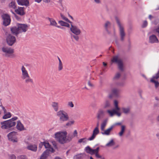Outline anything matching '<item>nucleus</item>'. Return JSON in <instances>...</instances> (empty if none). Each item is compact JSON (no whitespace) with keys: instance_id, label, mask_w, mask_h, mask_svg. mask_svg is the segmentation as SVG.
<instances>
[{"instance_id":"obj_42","label":"nucleus","mask_w":159,"mask_h":159,"mask_svg":"<svg viewBox=\"0 0 159 159\" xmlns=\"http://www.w3.org/2000/svg\"><path fill=\"white\" fill-rule=\"evenodd\" d=\"M60 16L62 18V19L66 21L67 22H70V20H68V19L64 15H63L61 13H60Z\"/></svg>"},{"instance_id":"obj_60","label":"nucleus","mask_w":159,"mask_h":159,"mask_svg":"<svg viewBox=\"0 0 159 159\" xmlns=\"http://www.w3.org/2000/svg\"><path fill=\"white\" fill-rule=\"evenodd\" d=\"M94 1L97 3H99L100 2V0H94Z\"/></svg>"},{"instance_id":"obj_40","label":"nucleus","mask_w":159,"mask_h":159,"mask_svg":"<svg viewBox=\"0 0 159 159\" xmlns=\"http://www.w3.org/2000/svg\"><path fill=\"white\" fill-rule=\"evenodd\" d=\"M114 104L115 106V109L120 110V108L118 107V102L117 101L115 100L114 101Z\"/></svg>"},{"instance_id":"obj_24","label":"nucleus","mask_w":159,"mask_h":159,"mask_svg":"<svg viewBox=\"0 0 159 159\" xmlns=\"http://www.w3.org/2000/svg\"><path fill=\"white\" fill-rule=\"evenodd\" d=\"M114 127V126L113 125L111 126L110 128L105 130L104 132L102 133V134L106 135H109L111 131L112 130Z\"/></svg>"},{"instance_id":"obj_47","label":"nucleus","mask_w":159,"mask_h":159,"mask_svg":"<svg viewBox=\"0 0 159 159\" xmlns=\"http://www.w3.org/2000/svg\"><path fill=\"white\" fill-rule=\"evenodd\" d=\"M68 106L71 107H73L74 106L73 102L71 101L69 102L68 103Z\"/></svg>"},{"instance_id":"obj_21","label":"nucleus","mask_w":159,"mask_h":159,"mask_svg":"<svg viewBox=\"0 0 159 159\" xmlns=\"http://www.w3.org/2000/svg\"><path fill=\"white\" fill-rule=\"evenodd\" d=\"M48 19L49 20L50 22V25H51L57 27L58 28H61L60 26H57V23L56 22L55 20H54L53 19L48 18Z\"/></svg>"},{"instance_id":"obj_39","label":"nucleus","mask_w":159,"mask_h":159,"mask_svg":"<svg viewBox=\"0 0 159 159\" xmlns=\"http://www.w3.org/2000/svg\"><path fill=\"white\" fill-rule=\"evenodd\" d=\"M11 115L10 112H8L7 113L5 114L3 116V119H6L11 117Z\"/></svg>"},{"instance_id":"obj_43","label":"nucleus","mask_w":159,"mask_h":159,"mask_svg":"<svg viewBox=\"0 0 159 159\" xmlns=\"http://www.w3.org/2000/svg\"><path fill=\"white\" fill-rule=\"evenodd\" d=\"M110 106V102L108 101H106L105 102L104 107L105 108L109 107Z\"/></svg>"},{"instance_id":"obj_34","label":"nucleus","mask_w":159,"mask_h":159,"mask_svg":"<svg viewBox=\"0 0 159 159\" xmlns=\"http://www.w3.org/2000/svg\"><path fill=\"white\" fill-rule=\"evenodd\" d=\"M125 126L124 125H122L121 126V130L120 131L119 133V135L120 136H121L123 135V134L125 131Z\"/></svg>"},{"instance_id":"obj_13","label":"nucleus","mask_w":159,"mask_h":159,"mask_svg":"<svg viewBox=\"0 0 159 159\" xmlns=\"http://www.w3.org/2000/svg\"><path fill=\"white\" fill-rule=\"evenodd\" d=\"M16 132L15 131H13L9 133L7 135V137L9 140L12 141L13 142H17V139L16 138Z\"/></svg>"},{"instance_id":"obj_10","label":"nucleus","mask_w":159,"mask_h":159,"mask_svg":"<svg viewBox=\"0 0 159 159\" xmlns=\"http://www.w3.org/2000/svg\"><path fill=\"white\" fill-rule=\"evenodd\" d=\"M105 111L102 109H99L96 114L97 120L100 121L103 119L105 116Z\"/></svg>"},{"instance_id":"obj_23","label":"nucleus","mask_w":159,"mask_h":159,"mask_svg":"<svg viewBox=\"0 0 159 159\" xmlns=\"http://www.w3.org/2000/svg\"><path fill=\"white\" fill-rule=\"evenodd\" d=\"M51 106L56 111H57L58 110V103L56 102H52Z\"/></svg>"},{"instance_id":"obj_33","label":"nucleus","mask_w":159,"mask_h":159,"mask_svg":"<svg viewBox=\"0 0 159 159\" xmlns=\"http://www.w3.org/2000/svg\"><path fill=\"white\" fill-rule=\"evenodd\" d=\"M115 144V143L113 139H111V141L108 143L106 144V146L107 147H110L114 145Z\"/></svg>"},{"instance_id":"obj_51","label":"nucleus","mask_w":159,"mask_h":159,"mask_svg":"<svg viewBox=\"0 0 159 159\" xmlns=\"http://www.w3.org/2000/svg\"><path fill=\"white\" fill-rule=\"evenodd\" d=\"M58 23L61 26H64L65 22L62 20H60L58 21Z\"/></svg>"},{"instance_id":"obj_1","label":"nucleus","mask_w":159,"mask_h":159,"mask_svg":"<svg viewBox=\"0 0 159 159\" xmlns=\"http://www.w3.org/2000/svg\"><path fill=\"white\" fill-rule=\"evenodd\" d=\"M17 27L15 26L10 28L11 32L16 36L19 33L26 32L28 30V26L26 24L17 23Z\"/></svg>"},{"instance_id":"obj_64","label":"nucleus","mask_w":159,"mask_h":159,"mask_svg":"<svg viewBox=\"0 0 159 159\" xmlns=\"http://www.w3.org/2000/svg\"><path fill=\"white\" fill-rule=\"evenodd\" d=\"M157 136L158 138L159 139V134H157Z\"/></svg>"},{"instance_id":"obj_58","label":"nucleus","mask_w":159,"mask_h":159,"mask_svg":"<svg viewBox=\"0 0 159 159\" xmlns=\"http://www.w3.org/2000/svg\"><path fill=\"white\" fill-rule=\"evenodd\" d=\"M100 121L97 120V126L96 128H98V126L99 125V121Z\"/></svg>"},{"instance_id":"obj_19","label":"nucleus","mask_w":159,"mask_h":159,"mask_svg":"<svg viewBox=\"0 0 159 159\" xmlns=\"http://www.w3.org/2000/svg\"><path fill=\"white\" fill-rule=\"evenodd\" d=\"M27 148L30 150L36 152L37 149V146L35 144H30L27 147Z\"/></svg>"},{"instance_id":"obj_15","label":"nucleus","mask_w":159,"mask_h":159,"mask_svg":"<svg viewBox=\"0 0 159 159\" xmlns=\"http://www.w3.org/2000/svg\"><path fill=\"white\" fill-rule=\"evenodd\" d=\"M149 42L152 43H158L159 42V41L156 36L153 34L149 36Z\"/></svg>"},{"instance_id":"obj_8","label":"nucleus","mask_w":159,"mask_h":159,"mask_svg":"<svg viewBox=\"0 0 159 159\" xmlns=\"http://www.w3.org/2000/svg\"><path fill=\"white\" fill-rule=\"evenodd\" d=\"M115 19L118 25L119 28L120 40L121 41H123L124 40V38L125 35V34L124 32V28L121 25L118 18L117 17H116Z\"/></svg>"},{"instance_id":"obj_63","label":"nucleus","mask_w":159,"mask_h":159,"mask_svg":"<svg viewBox=\"0 0 159 159\" xmlns=\"http://www.w3.org/2000/svg\"><path fill=\"white\" fill-rule=\"evenodd\" d=\"M116 125H121V123H116Z\"/></svg>"},{"instance_id":"obj_38","label":"nucleus","mask_w":159,"mask_h":159,"mask_svg":"<svg viewBox=\"0 0 159 159\" xmlns=\"http://www.w3.org/2000/svg\"><path fill=\"white\" fill-rule=\"evenodd\" d=\"M9 6L10 7L15 9L16 8V3L14 2H11L9 4Z\"/></svg>"},{"instance_id":"obj_22","label":"nucleus","mask_w":159,"mask_h":159,"mask_svg":"<svg viewBox=\"0 0 159 159\" xmlns=\"http://www.w3.org/2000/svg\"><path fill=\"white\" fill-rule=\"evenodd\" d=\"M16 128L18 130L20 131L24 130V126L20 120L17 121Z\"/></svg>"},{"instance_id":"obj_31","label":"nucleus","mask_w":159,"mask_h":159,"mask_svg":"<svg viewBox=\"0 0 159 159\" xmlns=\"http://www.w3.org/2000/svg\"><path fill=\"white\" fill-rule=\"evenodd\" d=\"M73 137V135L69 134L66 138V143L70 142Z\"/></svg>"},{"instance_id":"obj_9","label":"nucleus","mask_w":159,"mask_h":159,"mask_svg":"<svg viewBox=\"0 0 159 159\" xmlns=\"http://www.w3.org/2000/svg\"><path fill=\"white\" fill-rule=\"evenodd\" d=\"M2 18L3 20V25L5 26H7L10 24L11 20L10 16L7 14H4L2 15Z\"/></svg>"},{"instance_id":"obj_29","label":"nucleus","mask_w":159,"mask_h":159,"mask_svg":"<svg viewBox=\"0 0 159 159\" xmlns=\"http://www.w3.org/2000/svg\"><path fill=\"white\" fill-rule=\"evenodd\" d=\"M115 109H113L112 110H108L107 111V112L111 117L113 116L115 114Z\"/></svg>"},{"instance_id":"obj_44","label":"nucleus","mask_w":159,"mask_h":159,"mask_svg":"<svg viewBox=\"0 0 159 159\" xmlns=\"http://www.w3.org/2000/svg\"><path fill=\"white\" fill-rule=\"evenodd\" d=\"M87 139L86 138H84L80 139L79 140L78 142L80 143H85L87 142Z\"/></svg>"},{"instance_id":"obj_16","label":"nucleus","mask_w":159,"mask_h":159,"mask_svg":"<svg viewBox=\"0 0 159 159\" xmlns=\"http://www.w3.org/2000/svg\"><path fill=\"white\" fill-rule=\"evenodd\" d=\"M99 133L98 128H95L93 131V133L92 136L88 139V140H93L95 137Z\"/></svg>"},{"instance_id":"obj_20","label":"nucleus","mask_w":159,"mask_h":159,"mask_svg":"<svg viewBox=\"0 0 159 159\" xmlns=\"http://www.w3.org/2000/svg\"><path fill=\"white\" fill-rule=\"evenodd\" d=\"M15 11L17 14L21 16H22L25 14L24 11L23 7H18V9H15Z\"/></svg>"},{"instance_id":"obj_52","label":"nucleus","mask_w":159,"mask_h":159,"mask_svg":"<svg viewBox=\"0 0 159 159\" xmlns=\"http://www.w3.org/2000/svg\"><path fill=\"white\" fill-rule=\"evenodd\" d=\"M77 132L76 130H74L73 134V136L74 137H77Z\"/></svg>"},{"instance_id":"obj_35","label":"nucleus","mask_w":159,"mask_h":159,"mask_svg":"<svg viewBox=\"0 0 159 159\" xmlns=\"http://www.w3.org/2000/svg\"><path fill=\"white\" fill-rule=\"evenodd\" d=\"M112 92L114 95L117 96L119 93V90L116 88H114L112 89Z\"/></svg>"},{"instance_id":"obj_3","label":"nucleus","mask_w":159,"mask_h":159,"mask_svg":"<svg viewBox=\"0 0 159 159\" xmlns=\"http://www.w3.org/2000/svg\"><path fill=\"white\" fill-rule=\"evenodd\" d=\"M17 117H15L8 120L1 122V128L2 129H7L15 125L16 123L14 120H17Z\"/></svg>"},{"instance_id":"obj_28","label":"nucleus","mask_w":159,"mask_h":159,"mask_svg":"<svg viewBox=\"0 0 159 159\" xmlns=\"http://www.w3.org/2000/svg\"><path fill=\"white\" fill-rule=\"evenodd\" d=\"M99 149V147H98L96 148V151L95 152H94V154H95V156L96 157L98 158H101L102 159V158H104V157H102V156L100 155L98 153V152Z\"/></svg>"},{"instance_id":"obj_12","label":"nucleus","mask_w":159,"mask_h":159,"mask_svg":"<svg viewBox=\"0 0 159 159\" xmlns=\"http://www.w3.org/2000/svg\"><path fill=\"white\" fill-rule=\"evenodd\" d=\"M71 27L70 30L75 35H80L81 33L80 30L77 26L71 25Z\"/></svg>"},{"instance_id":"obj_62","label":"nucleus","mask_w":159,"mask_h":159,"mask_svg":"<svg viewBox=\"0 0 159 159\" xmlns=\"http://www.w3.org/2000/svg\"><path fill=\"white\" fill-rule=\"evenodd\" d=\"M152 17L151 15H150L149 16V18L150 19H151Z\"/></svg>"},{"instance_id":"obj_53","label":"nucleus","mask_w":159,"mask_h":159,"mask_svg":"<svg viewBox=\"0 0 159 159\" xmlns=\"http://www.w3.org/2000/svg\"><path fill=\"white\" fill-rule=\"evenodd\" d=\"M10 159H16V156L13 154L11 155L10 156Z\"/></svg>"},{"instance_id":"obj_27","label":"nucleus","mask_w":159,"mask_h":159,"mask_svg":"<svg viewBox=\"0 0 159 159\" xmlns=\"http://www.w3.org/2000/svg\"><path fill=\"white\" fill-rule=\"evenodd\" d=\"M57 58L59 61V63L58 67V70L59 71H61V70L63 68V65L59 57H58Z\"/></svg>"},{"instance_id":"obj_2","label":"nucleus","mask_w":159,"mask_h":159,"mask_svg":"<svg viewBox=\"0 0 159 159\" xmlns=\"http://www.w3.org/2000/svg\"><path fill=\"white\" fill-rule=\"evenodd\" d=\"M21 78L24 80L26 84L29 83H33V81L32 79L28 72L24 66H22L21 68Z\"/></svg>"},{"instance_id":"obj_18","label":"nucleus","mask_w":159,"mask_h":159,"mask_svg":"<svg viewBox=\"0 0 159 159\" xmlns=\"http://www.w3.org/2000/svg\"><path fill=\"white\" fill-rule=\"evenodd\" d=\"M85 150L87 153L91 155H93L94 154V152H95L96 149H93L91 148L89 146H88L85 148Z\"/></svg>"},{"instance_id":"obj_49","label":"nucleus","mask_w":159,"mask_h":159,"mask_svg":"<svg viewBox=\"0 0 159 159\" xmlns=\"http://www.w3.org/2000/svg\"><path fill=\"white\" fill-rule=\"evenodd\" d=\"M119 111L115 109V114H116L118 116H121V113L118 112Z\"/></svg>"},{"instance_id":"obj_14","label":"nucleus","mask_w":159,"mask_h":159,"mask_svg":"<svg viewBox=\"0 0 159 159\" xmlns=\"http://www.w3.org/2000/svg\"><path fill=\"white\" fill-rule=\"evenodd\" d=\"M158 78H159V70L155 75L153 76L150 80L151 82L154 83L155 87L156 88H157L159 86V83L158 81L155 80L154 79H157Z\"/></svg>"},{"instance_id":"obj_61","label":"nucleus","mask_w":159,"mask_h":159,"mask_svg":"<svg viewBox=\"0 0 159 159\" xmlns=\"http://www.w3.org/2000/svg\"><path fill=\"white\" fill-rule=\"evenodd\" d=\"M103 64L104 66H106L107 65V64L104 62H103Z\"/></svg>"},{"instance_id":"obj_17","label":"nucleus","mask_w":159,"mask_h":159,"mask_svg":"<svg viewBox=\"0 0 159 159\" xmlns=\"http://www.w3.org/2000/svg\"><path fill=\"white\" fill-rule=\"evenodd\" d=\"M18 4L28 6L29 5L28 0H17Z\"/></svg>"},{"instance_id":"obj_30","label":"nucleus","mask_w":159,"mask_h":159,"mask_svg":"<svg viewBox=\"0 0 159 159\" xmlns=\"http://www.w3.org/2000/svg\"><path fill=\"white\" fill-rule=\"evenodd\" d=\"M107 120L105 119L102 122L101 126V129L102 131L104 130L105 128L107 125Z\"/></svg>"},{"instance_id":"obj_57","label":"nucleus","mask_w":159,"mask_h":159,"mask_svg":"<svg viewBox=\"0 0 159 159\" xmlns=\"http://www.w3.org/2000/svg\"><path fill=\"white\" fill-rule=\"evenodd\" d=\"M88 84L90 87H92L93 86V84L89 81L88 82Z\"/></svg>"},{"instance_id":"obj_25","label":"nucleus","mask_w":159,"mask_h":159,"mask_svg":"<svg viewBox=\"0 0 159 159\" xmlns=\"http://www.w3.org/2000/svg\"><path fill=\"white\" fill-rule=\"evenodd\" d=\"M49 151L47 150L44 151L41 156L40 159H46L49 154Z\"/></svg>"},{"instance_id":"obj_6","label":"nucleus","mask_w":159,"mask_h":159,"mask_svg":"<svg viewBox=\"0 0 159 159\" xmlns=\"http://www.w3.org/2000/svg\"><path fill=\"white\" fill-rule=\"evenodd\" d=\"M57 116L59 118V120L61 122L67 121L69 119L67 114L63 110H60L57 113Z\"/></svg>"},{"instance_id":"obj_50","label":"nucleus","mask_w":159,"mask_h":159,"mask_svg":"<svg viewBox=\"0 0 159 159\" xmlns=\"http://www.w3.org/2000/svg\"><path fill=\"white\" fill-rule=\"evenodd\" d=\"M148 25V23L146 20H145L144 21L143 25H142V27L143 28H144L146 27Z\"/></svg>"},{"instance_id":"obj_46","label":"nucleus","mask_w":159,"mask_h":159,"mask_svg":"<svg viewBox=\"0 0 159 159\" xmlns=\"http://www.w3.org/2000/svg\"><path fill=\"white\" fill-rule=\"evenodd\" d=\"M17 158L19 159H27L26 156L25 155H20L18 156Z\"/></svg>"},{"instance_id":"obj_59","label":"nucleus","mask_w":159,"mask_h":159,"mask_svg":"<svg viewBox=\"0 0 159 159\" xmlns=\"http://www.w3.org/2000/svg\"><path fill=\"white\" fill-rule=\"evenodd\" d=\"M156 31L159 34V27L156 29Z\"/></svg>"},{"instance_id":"obj_5","label":"nucleus","mask_w":159,"mask_h":159,"mask_svg":"<svg viewBox=\"0 0 159 159\" xmlns=\"http://www.w3.org/2000/svg\"><path fill=\"white\" fill-rule=\"evenodd\" d=\"M2 50L5 54V57L11 58H14L16 57V55L14 54V49L8 47H3L2 48Z\"/></svg>"},{"instance_id":"obj_41","label":"nucleus","mask_w":159,"mask_h":159,"mask_svg":"<svg viewBox=\"0 0 159 159\" xmlns=\"http://www.w3.org/2000/svg\"><path fill=\"white\" fill-rule=\"evenodd\" d=\"M41 145H43L46 148H50V145L48 143L43 142L41 143Z\"/></svg>"},{"instance_id":"obj_32","label":"nucleus","mask_w":159,"mask_h":159,"mask_svg":"<svg viewBox=\"0 0 159 159\" xmlns=\"http://www.w3.org/2000/svg\"><path fill=\"white\" fill-rule=\"evenodd\" d=\"M83 154H78L74 156L73 159H83Z\"/></svg>"},{"instance_id":"obj_56","label":"nucleus","mask_w":159,"mask_h":159,"mask_svg":"<svg viewBox=\"0 0 159 159\" xmlns=\"http://www.w3.org/2000/svg\"><path fill=\"white\" fill-rule=\"evenodd\" d=\"M2 109L3 110V111H4V113L5 114L6 113V112H7V111L6 110V109H5V108L3 106L2 107Z\"/></svg>"},{"instance_id":"obj_11","label":"nucleus","mask_w":159,"mask_h":159,"mask_svg":"<svg viewBox=\"0 0 159 159\" xmlns=\"http://www.w3.org/2000/svg\"><path fill=\"white\" fill-rule=\"evenodd\" d=\"M6 41L8 44L11 46L16 42V39L15 36L9 34L7 36Z\"/></svg>"},{"instance_id":"obj_36","label":"nucleus","mask_w":159,"mask_h":159,"mask_svg":"<svg viewBox=\"0 0 159 159\" xmlns=\"http://www.w3.org/2000/svg\"><path fill=\"white\" fill-rule=\"evenodd\" d=\"M79 35H75L74 34H71V39L73 38L76 41H78L80 39V37L79 36Z\"/></svg>"},{"instance_id":"obj_48","label":"nucleus","mask_w":159,"mask_h":159,"mask_svg":"<svg viewBox=\"0 0 159 159\" xmlns=\"http://www.w3.org/2000/svg\"><path fill=\"white\" fill-rule=\"evenodd\" d=\"M74 122V121H70L67 123L66 125L67 126H70L72 125L73 124Z\"/></svg>"},{"instance_id":"obj_4","label":"nucleus","mask_w":159,"mask_h":159,"mask_svg":"<svg viewBox=\"0 0 159 159\" xmlns=\"http://www.w3.org/2000/svg\"><path fill=\"white\" fill-rule=\"evenodd\" d=\"M67 134L66 131L59 132L55 134V138L61 144L66 143V138Z\"/></svg>"},{"instance_id":"obj_7","label":"nucleus","mask_w":159,"mask_h":159,"mask_svg":"<svg viewBox=\"0 0 159 159\" xmlns=\"http://www.w3.org/2000/svg\"><path fill=\"white\" fill-rule=\"evenodd\" d=\"M111 61L118 64V68L121 71L123 70V61L118 56L116 55L114 56L111 60Z\"/></svg>"},{"instance_id":"obj_37","label":"nucleus","mask_w":159,"mask_h":159,"mask_svg":"<svg viewBox=\"0 0 159 159\" xmlns=\"http://www.w3.org/2000/svg\"><path fill=\"white\" fill-rule=\"evenodd\" d=\"M122 109L123 112L125 114H127L129 112L130 109L129 107L124 108L123 107Z\"/></svg>"},{"instance_id":"obj_45","label":"nucleus","mask_w":159,"mask_h":159,"mask_svg":"<svg viewBox=\"0 0 159 159\" xmlns=\"http://www.w3.org/2000/svg\"><path fill=\"white\" fill-rule=\"evenodd\" d=\"M120 76V74L119 73H117L116 75L115 76L114 78V79H119Z\"/></svg>"},{"instance_id":"obj_26","label":"nucleus","mask_w":159,"mask_h":159,"mask_svg":"<svg viewBox=\"0 0 159 159\" xmlns=\"http://www.w3.org/2000/svg\"><path fill=\"white\" fill-rule=\"evenodd\" d=\"M111 25V24L110 22L108 21H106L104 25L105 28L108 34H110V32L108 30V29L110 27Z\"/></svg>"},{"instance_id":"obj_55","label":"nucleus","mask_w":159,"mask_h":159,"mask_svg":"<svg viewBox=\"0 0 159 159\" xmlns=\"http://www.w3.org/2000/svg\"><path fill=\"white\" fill-rule=\"evenodd\" d=\"M64 26L67 27H70V25L68 23L65 22Z\"/></svg>"},{"instance_id":"obj_54","label":"nucleus","mask_w":159,"mask_h":159,"mask_svg":"<svg viewBox=\"0 0 159 159\" xmlns=\"http://www.w3.org/2000/svg\"><path fill=\"white\" fill-rule=\"evenodd\" d=\"M124 83H118L116 84V85L118 86H123L124 85Z\"/></svg>"}]
</instances>
